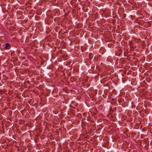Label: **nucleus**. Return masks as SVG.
Segmentation results:
<instances>
[{"label":"nucleus","instance_id":"obj_8","mask_svg":"<svg viewBox=\"0 0 152 152\" xmlns=\"http://www.w3.org/2000/svg\"><path fill=\"white\" fill-rule=\"evenodd\" d=\"M3 92H4V93H5V92H6V90L5 89H4L3 90Z\"/></svg>","mask_w":152,"mask_h":152},{"label":"nucleus","instance_id":"obj_1","mask_svg":"<svg viewBox=\"0 0 152 152\" xmlns=\"http://www.w3.org/2000/svg\"><path fill=\"white\" fill-rule=\"evenodd\" d=\"M3 46H4V49H10L11 47V45L8 43H6L5 45H3Z\"/></svg>","mask_w":152,"mask_h":152},{"label":"nucleus","instance_id":"obj_3","mask_svg":"<svg viewBox=\"0 0 152 152\" xmlns=\"http://www.w3.org/2000/svg\"><path fill=\"white\" fill-rule=\"evenodd\" d=\"M89 59L91 60L93 59L94 55L92 53H90L89 55Z\"/></svg>","mask_w":152,"mask_h":152},{"label":"nucleus","instance_id":"obj_5","mask_svg":"<svg viewBox=\"0 0 152 152\" xmlns=\"http://www.w3.org/2000/svg\"><path fill=\"white\" fill-rule=\"evenodd\" d=\"M94 60L95 61H98V57L95 56L94 58Z\"/></svg>","mask_w":152,"mask_h":152},{"label":"nucleus","instance_id":"obj_6","mask_svg":"<svg viewBox=\"0 0 152 152\" xmlns=\"http://www.w3.org/2000/svg\"><path fill=\"white\" fill-rule=\"evenodd\" d=\"M116 110V108L115 107H114L113 108V111H115Z\"/></svg>","mask_w":152,"mask_h":152},{"label":"nucleus","instance_id":"obj_4","mask_svg":"<svg viewBox=\"0 0 152 152\" xmlns=\"http://www.w3.org/2000/svg\"><path fill=\"white\" fill-rule=\"evenodd\" d=\"M127 116L124 115H123L122 116V119L123 120H125L126 119Z\"/></svg>","mask_w":152,"mask_h":152},{"label":"nucleus","instance_id":"obj_2","mask_svg":"<svg viewBox=\"0 0 152 152\" xmlns=\"http://www.w3.org/2000/svg\"><path fill=\"white\" fill-rule=\"evenodd\" d=\"M78 78V76H74L73 77H71L70 78L72 82L76 81Z\"/></svg>","mask_w":152,"mask_h":152},{"label":"nucleus","instance_id":"obj_7","mask_svg":"<svg viewBox=\"0 0 152 152\" xmlns=\"http://www.w3.org/2000/svg\"><path fill=\"white\" fill-rule=\"evenodd\" d=\"M20 57L22 59H25L26 58L25 57Z\"/></svg>","mask_w":152,"mask_h":152}]
</instances>
